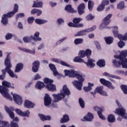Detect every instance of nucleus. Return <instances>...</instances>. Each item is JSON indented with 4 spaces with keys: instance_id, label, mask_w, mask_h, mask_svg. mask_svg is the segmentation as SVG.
<instances>
[{
    "instance_id": "nucleus-44",
    "label": "nucleus",
    "mask_w": 127,
    "mask_h": 127,
    "mask_svg": "<svg viewBox=\"0 0 127 127\" xmlns=\"http://www.w3.org/2000/svg\"><path fill=\"white\" fill-rule=\"evenodd\" d=\"M85 18L87 21H90L95 18V16L92 15L91 13H90L88 15H86V16L85 17Z\"/></svg>"
},
{
    "instance_id": "nucleus-1",
    "label": "nucleus",
    "mask_w": 127,
    "mask_h": 127,
    "mask_svg": "<svg viewBox=\"0 0 127 127\" xmlns=\"http://www.w3.org/2000/svg\"><path fill=\"white\" fill-rule=\"evenodd\" d=\"M65 76H67L70 78H75L78 80H74L72 83L74 87L79 91L81 90V87H83V83L85 80L84 78L81 75L77 73V71L74 69L67 70L65 69L64 70Z\"/></svg>"
},
{
    "instance_id": "nucleus-53",
    "label": "nucleus",
    "mask_w": 127,
    "mask_h": 127,
    "mask_svg": "<svg viewBox=\"0 0 127 127\" xmlns=\"http://www.w3.org/2000/svg\"><path fill=\"white\" fill-rule=\"evenodd\" d=\"M110 2L109 0H103L101 2V4L105 6L109 4Z\"/></svg>"
},
{
    "instance_id": "nucleus-62",
    "label": "nucleus",
    "mask_w": 127,
    "mask_h": 127,
    "mask_svg": "<svg viewBox=\"0 0 127 127\" xmlns=\"http://www.w3.org/2000/svg\"><path fill=\"white\" fill-rule=\"evenodd\" d=\"M52 61L58 64H61V62L62 61V60L58 59H52Z\"/></svg>"
},
{
    "instance_id": "nucleus-26",
    "label": "nucleus",
    "mask_w": 127,
    "mask_h": 127,
    "mask_svg": "<svg viewBox=\"0 0 127 127\" xmlns=\"http://www.w3.org/2000/svg\"><path fill=\"white\" fill-rule=\"evenodd\" d=\"M23 64L22 63L17 64L15 66V72H20L23 69Z\"/></svg>"
},
{
    "instance_id": "nucleus-56",
    "label": "nucleus",
    "mask_w": 127,
    "mask_h": 127,
    "mask_svg": "<svg viewBox=\"0 0 127 127\" xmlns=\"http://www.w3.org/2000/svg\"><path fill=\"white\" fill-rule=\"evenodd\" d=\"M118 46L120 47V48H122L123 47L125 46V43L122 41H120L118 43Z\"/></svg>"
},
{
    "instance_id": "nucleus-2",
    "label": "nucleus",
    "mask_w": 127,
    "mask_h": 127,
    "mask_svg": "<svg viewBox=\"0 0 127 127\" xmlns=\"http://www.w3.org/2000/svg\"><path fill=\"white\" fill-rule=\"evenodd\" d=\"M127 50L122 51L119 55H115L114 59L112 61V64L115 67H120L122 66L123 68L127 69ZM119 61H118V60Z\"/></svg>"
},
{
    "instance_id": "nucleus-43",
    "label": "nucleus",
    "mask_w": 127,
    "mask_h": 127,
    "mask_svg": "<svg viewBox=\"0 0 127 127\" xmlns=\"http://www.w3.org/2000/svg\"><path fill=\"white\" fill-rule=\"evenodd\" d=\"M118 8L122 10L125 8V2L121 1L119 4H118Z\"/></svg>"
},
{
    "instance_id": "nucleus-64",
    "label": "nucleus",
    "mask_w": 127,
    "mask_h": 127,
    "mask_svg": "<svg viewBox=\"0 0 127 127\" xmlns=\"http://www.w3.org/2000/svg\"><path fill=\"white\" fill-rule=\"evenodd\" d=\"M18 28L20 29H23V25L22 23L19 22L18 24Z\"/></svg>"
},
{
    "instance_id": "nucleus-34",
    "label": "nucleus",
    "mask_w": 127,
    "mask_h": 127,
    "mask_svg": "<svg viewBox=\"0 0 127 127\" xmlns=\"http://www.w3.org/2000/svg\"><path fill=\"white\" fill-rule=\"evenodd\" d=\"M42 10L36 9V8H33V9H32L31 11V14H36L37 16H39L42 14Z\"/></svg>"
},
{
    "instance_id": "nucleus-29",
    "label": "nucleus",
    "mask_w": 127,
    "mask_h": 127,
    "mask_svg": "<svg viewBox=\"0 0 127 127\" xmlns=\"http://www.w3.org/2000/svg\"><path fill=\"white\" fill-rule=\"evenodd\" d=\"M4 109L8 113V115L10 116L11 119H13L14 118V114L13 112L7 106H4Z\"/></svg>"
},
{
    "instance_id": "nucleus-52",
    "label": "nucleus",
    "mask_w": 127,
    "mask_h": 127,
    "mask_svg": "<svg viewBox=\"0 0 127 127\" xmlns=\"http://www.w3.org/2000/svg\"><path fill=\"white\" fill-rule=\"evenodd\" d=\"M60 64L62 65L65 66L66 67H68L69 68H71V66L69 64H68L67 63H65L63 61H62V62L60 63Z\"/></svg>"
},
{
    "instance_id": "nucleus-57",
    "label": "nucleus",
    "mask_w": 127,
    "mask_h": 127,
    "mask_svg": "<svg viewBox=\"0 0 127 127\" xmlns=\"http://www.w3.org/2000/svg\"><path fill=\"white\" fill-rule=\"evenodd\" d=\"M15 111L16 113L20 116H21V115H22V114L23 113L21 110L18 109H15Z\"/></svg>"
},
{
    "instance_id": "nucleus-47",
    "label": "nucleus",
    "mask_w": 127,
    "mask_h": 127,
    "mask_svg": "<svg viewBox=\"0 0 127 127\" xmlns=\"http://www.w3.org/2000/svg\"><path fill=\"white\" fill-rule=\"evenodd\" d=\"M103 89H104V87L103 86H99V87H97L95 89V91L97 93L100 94V93H101L103 91Z\"/></svg>"
},
{
    "instance_id": "nucleus-54",
    "label": "nucleus",
    "mask_w": 127,
    "mask_h": 127,
    "mask_svg": "<svg viewBox=\"0 0 127 127\" xmlns=\"http://www.w3.org/2000/svg\"><path fill=\"white\" fill-rule=\"evenodd\" d=\"M64 20L62 18H59L57 19V23L58 24V25H62L64 24Z\"/></svg>"
},
{
    "instance_id": "nucleus-8",
    "label": "nucleus",
    "mask_w": 127,
    "mask_h": 127,
    "mask_svg": "<svg viewBox=\"0 0 127 127\" xmlns=\"http://www.w3.org/2000/svg\"><path fill=\"white\" fill-rule=\"evenodd\" d=\"M83 19L81 18L80 17L78 18H74L73 19L72 23L70 22L68 23V26L70 27H73L75 28H82L84 27V25L83 23H79L80 21H82Z\"/></svg>"
},
{
    "instance_id": "nucleus-3",
    "label": "nucleus",
    "mask_w": 127,
    "mask_h": 127,
    "mask_svg": "<svg viewBox=\"0 0 127 127\" xmlns=\"http://www.w3.org/2000/svg\"><path fill=\"white\" fill-rule=\"evenodd\" d=\"M54 82V80L50 79L48 77H45L44 78V82L38 81L36 84V88L39 90H41L44 87L48 90V91L54 92L57 90L56 86L55 84H52Z\"/></svg>"
},
{
    "instance_id": "nucleus-42",
    "label": "nucleus",
    "mask_w": 127,
    "mask_h": 127,
    "mask_svg": "<svg viewBox=\"0 0 127 127\" xmlns=\"http://www.w3.org/2000/svg\"><path fill=\"white\" fill-rule=\"evenodd\" d=\"M120 88L125 94H127V85L125 84H122L120 86Z\"/></svg>"
},
{
    "instance_id": "nucleus-27",
    "label": "nucleus",
    "mask_w": 127,
    "mask_h": 127,
    "mask_svg": "<svg viewBox=\"0 0 127 127\" xmlns=\"http://www.w3.org/2000/svg\"><path fill=\"white\" fill-rule=\"evenodd\" d=\"M38 116L42 121H50L51 120V117L50 116H46L42 114H39Z\"/></svg>"
},
{
    "instance_id": "nucleus-32",
    "label": "nucleus",
    "mask_w": 127,
    "mask_h": 127,
    "mask_svg": "<svg viewBox=\"0 0 127 127\" xmlns=\"http://www.w3.org/2000/svg\"><path fill=\"white\" fill-rule=\"evenodd\" d=\"M32 7H39L42 8L43 5V3L42 1H34Z\"/></svg>"
},
{
    "instance_id": "nucleus-50",
    "label": "nucleus",
    "mask_w": 127,
    "mask_h": 127,
    "mask_svg": "<svg viewBox=\"0 0 127 127\" xmlns=\"http://www.w3.org/2000/svg\"><path fill=\"white\" fill-rule=\"evenodd\" d=\"M35 20V18L34 17H29L27 19V22L28 24H32Z\"/></svg>"
},
{
    "instance_id": "nucleus-37",
    "label": "nucleus",
    "mask_w": 127,
    "mask_h": 127,
    "mask_svg": "<svg viewBox=\"0 0 127 127\" xmlns=\"http://www.w3.org/2000/svg\"><path fill=\"white\" fill-rule=\"evenodd\" d=\"M47 22V20L40 19H36L35 23L38 25H42Z\"/></svg>"
},
{
    "instance_id": "nucleus-39",
    "label": "nucleus",
    "mask_w": 127,
    "mask_h": 127,
    "mask_svg": "<svg viewBox=\"0 0 127 127\" xmlns=\"http://www.w3.org/2000/svg\"><path fill=\"white\" fill-rule=\"evenodd\" d=\"M83 43V39L81 38H76L74 41L75 45H79Z\"/></svg>"
},
{
    "instance_id": "nucleus-19",
    "label": "nucleus",
    "mask_w": 127,
    "mask_h": 127,
    "mask_svg": "<svg viewBox=\"0 0 127 127\" xmlns=\"http://www.w3.org/2000/svg\"><path fill=\"white\" fill-rule=\"evenodd\" d=\"M44 100L45 106L47 107L51 104L52 99L49 94H45Z\"/></svg>"
},
{
    "instance_id": "nucleus-41",
    "label": "nucleus",
    "mask_w": 127,
    "mask_h": 127,
    "mask_svg": "<svg viewBox=\"0 0 127 127\" xmlns=\"http://www.w3.org/2000/svg\"><path fill=\"white\" fill-rule=\"evenodd\" d=\"M78 103H79V106H80L81 108L82 109H84L85 107V102L83 100V99H82L81 98H79L78 99Z\"/></svg>"
},
{
    "instance_id": "nucleus-6",
    "label": "nucleus",
    "mask_w": 127,
    "mask_h": 127,
    "mask_svg": "<svg viewBox=\"0 0 127 127\" xmlns=\"http://www.w3.org/2000/svg\"><path fill=\"white\" fill-rule=\"evenodd\" d=\"M92 54V51L91 50L87 49L85 51H81L80 52V57L81 58H84L86 56L87 58V62H85L84 64L86 65L87 67H89L90 68H93L95 66V64L94 63L95 62V60L92 59H90V57H91Z\"/></svg>"
},
{
    "instance_id": "nucleus-30",
    "label": "nucleus",
    "mask_w": 127,
    "mask_h": 127,
    "mask_svg": "<svg viewBox=\"0 0 127 127\" xmlns=\"http://www.w3.org/2000/svg\"><path fill=\"white\" fill-rule=\"evenodd\" d=\"M65 10L68 13H74V9L72 7V5L71 4L66 5L65 7Z\"/></svg>"
},
{
    "instance_id": "nucleus-48",
    "label": "nucleus",
    "mask_w": 127,
    "mask_h": 127,
    "mask_svg": "<svg viewBox=\"0 0 127 127\" xmlns=\"http://www.w3.org/2000/svg\"><path fill=\"white\" fill-rule=\"evenodd\" d=\"M25 17V14L23 13H19L16 15L15 18L16 20L18 19L19 18H22Z\"/></svg>"
},
{
    "instance_id": "nucleus-61",
    "label": "nucleus",
    "mask_w": 127,
    "mask_h": 127,
    "mask_svg": "<svg viewBox=\"0 0 127 127\" xmlns=\"http://www.w3.org/2000/svg\"><path fill=\"white\" fill-rule=\"evenodd\" d=\"M66 39H67V37H64V38H63L60 40L57 41V44L58 45V44H60V43H63L64 42V41Z\"/></svg>"
},
{
    "instance_id": "nucleus-38",
    "label": "nucleus",
    "mask_w": 127,
    "mask_h": 127,
    "mask_svg": "<svg viewBox=\"0 0 127 127\" xmlns=\"http://www.w3.org/2000/svg\"><path fill=\"white\" fill-rule=\"evenodd\" d=\"M103 76H107L108 77H110L111 78H113L115 79H119V77L116 75H113L112 74L108 73L106 72H105L103 73Z\"/></svg>"
},
{
    "instance_id": "nucleus-40",
    "label": "nucleus",
    "mask_w": 127,
    "mask_h": 127,
    "mask_svg": "<svg viewBox=\"0 0 127 127\" xmlns=\"http://www.w3.org/2000/svg\"><path fill=\"white\" fill-rule=\"evenodd\" d=\"M9 124L8 122L0 121V127H9Z\"/></svg>"
},
{
    "instance_id": "nucleus-35",
    "label": "nucleus",
    "mask_w": 127,
    "mask_h": 127,
    "mask_svg": "<svg viewBox=\"0 0 127 127\" xmlns=\"http://www.w3.org/2000/svg\"><path fill=\"white\" fill-rule=\"evenodd\" d=\"M104 40L107 44L110 45L113 43L114 38L113 37H105Z\"/></svg>"
},
{
    "instance_id": "nucleus-13",
    "label": "nucleus",
    "mask_w": 127,
    "mask_h": 127,
    "mask_svg": "<svg viewBox=\"0 0 127 127\" xmlns=\"http://www.w3.org/2000/svg\"><path fill=\"white\" fill-rule=\"evenodd\" d=\"M115 114L122 116L125 119H127V114L125 109L122 108H119L116 109Z\"/></svg>"
},
{
    "instance_id": "nucleus-20",
    "label": "nucleus",
    "mask_w": 127,
    "mask_h": 127,
    "mask_svg": "<svg viewBox=\"0 0 127 127\" xmlns=\"http://www.w3.org/2000/svg\"><path fill=\"white\" fill-rule=\"evenodd\" d=\"M40 62L39 61H35L32 64V70L34 72H38L39 66H40Z\"/></svg>"
},
{
    "instance_id": "nucleus-12",
    "label": "nucleus",
    "mask_w": 127,
    "mask_h": 127,
    "mask_svg": "<svg viewBox=\"0 0 127 127\" xmlns=\"http://www.w3.org/2000/svg\"><path fill=\"white\" fill-rule=\"evenodd\" d=\"M112 16H113L112 14H110L109 15H107V16L103 19V23H102L101 25L99 26L100 30H102L103 29H104V27H103V25H108L110 23L111 21H112L110 18L111 17H112Z\"/></svg>"
},
{
    "instance_id": "nucleus-10",
    "label": "nucleus",
    "mask_w": 127,
    "mask_h": 127,
    "mask_svg": "<svg viewBox=\"0 0 127 127\" xmlns=\"http://www.w3.org/2000/svg\"><path fill=\"white\" fill-rule=\"evenodd\" d=\"M113 30H112V32L114 34V37H117L119 39L124 41L127 40V33H125L124 36L119 34L118 27L117 26H114L112 27Z\"/></svg>"
},
{
    "instance_id": "nucleus-21",
    "label": "nucleus",
    "mask_w": 127,
    "mask_h": 127,
    "mask_svg": "<svg viewBox=\"0 0 127 127\" xmlns=\"http://www.w3.org/2000/svg\"><path fill=\"white\" fill-rule=\"evenodd\" d=\"M85 4L84 3L79 4L77 7V12L79 15L85 13Z\"/></svg>"
},
{
    "instance_id": "nucleus-22",
    "label": "nucleus",
    "mask_w": 127,
    "mask_h": 127,
    "mask_svg": "<svg viewBox=\"0 0 127 127\" xmlns=\"http://www.w3.org/2000/svg\"><path fill=\"white\" fill-rule=\"evenodd\" d=\"M35 104L28 100H25L24 103V106L27 109H33Z\"/></svg>"
},
{
    "instance_id": "nucleus-45",
    "label": "nucleus",
    "mask_w": 127,
    "mask_h": 127,
    "mask_svg": "<svg viewBox=\"0 0 127 127\" xmlns=\"http://www.w3.org/2000/svg\"><path fill=\"white\" fill-rule=\"evenodd\" d=\"M94 6V3L92 1H88V9L89 10L92 11Z\"/></svg>"
},
{
    "instance_id": "nucleus-58",
    "label": "nucleus",
    "mask_w": 127,
    "mask_h": 127,
    "mask_svg": "<svg viewBox=\"0 0 127 127\" xmlns=\"http://www.w3.org/2000/svg\"><path fill=\"white\" fill-rule=\"evenodd\" d=\"M12 37H13L12 34L8 33L5 36V38H6V40H9V39H11L12 38Z\"/></svg>"
},
{
    "instance_id": "nucleus-7",
    "label": "nucleus",
    "mask_w": 127,
    "mask_h": 127,
    "mask_svg": "<svg viewBox=\"0 0 127 127\" xmlns=\"http://www.w3.org/2000/svg\"><path fill=\"white\" fill-rule=\"evenodd\" d=\"M18 5L17 4H14V8L12 11L8 12L7 14L2 15L0 22L4 25H7L8 24V18L12 17L15 14L17 13L18 12Z\"/></svg>"
},
{
    "instance_id": "nucleus-4",
    "label": "nucleus",
    "mask_w": 127,
    "mask_h": 127,
    "mask_svg": "<svg viewBox=\"0 0 127 127\" xmlns=\"http://www.w3.org/2000/svg\"><path fill=\"white\" fill-rule=\"evenodd\" d=\"M4 65L5 67L4 69L1 70L2 74L0 75V80H4L6 72L12 78H14V77L16 78H18L17 75H15L12 70L10 69L12 67V65L11 64L10 58L9 55H7L6 59L4 60Z\"/></svg>"
},
{
    "instance_id": "nucleus-25",
    "label": "nucleus",
    "mask_w": 127,
    "mask_h": 127,
    "mask_svg": "<svg viewBox=\"0 0 127 127\" xmlns=\"http://www.w3.org/2000/svg\"><path fill=\"white\" fill-rule=\"evenodd\" d=\"M70 121V118L69 116L67 114H64L63 118H61L60 120V123L61 124H65L69 122Z\"/></svg>"
},
{
    "instance_id": "nucleus-59",
    "label": "nucleus",
    "mask_w": 127,
    "mask_h": 127,
    "mask_svg": "<svg viewBox=\"0 0 127 127\" xmlns=\"http://www.w3.org/2000/svg\"><path fill=\"white\" fill-rule=\"evenodd\" d=\"M95 45L96 46V47L97 48V50H100L101 49V46L100 45V43L98 41H95L94 42Z\"/></svg>"
},
{
    "instance_id": "nucleus-15",
    "label": "nucleus",
    "mask_w": 127,
    "mask_h": 127,
    "mask_svg": "<svg viewBox=\"0 0 127 127\" xmlns=\"http://www.w3.org/2000/svg\"><path fill=\"white\" fill-rule=\"evenodd\" d=\"M60 94L63 98H64L65 96H69L70 95L71 92L68 88H67L66 84L64 85V87H63V89L62 90H61Z\"/></svg>"
},
{
    "instance_id": "nucleus-11",
    "label": "nucleus",
    "mask_w": 127,
    "mask_h": 127,
    "mask_svg": "<svg viewBox=\"0 0 127 127\" xmlns=\"http://www.w3.org/2000/svg\"><path fill=\"white\" fill-rule=\"evenodd\" d=\"M96 28V26H93V27L90 28L79 31V32H77V34H75L74 35V36L77 37V36H84L85 35L86 33L92 32L94 30H95Z\"/></svg>"
},
{
    "instance_id": "nucleus-16",
    "label": "nucleus",
    "mask_w": 127,
    "mask_h": 127,
    "mask_svg": "<svg viewBox=\"0 0 127 127\" xmlns=\"http://www.w3.org/2000/svg\"><path fill=\"white\" fill-rule=\"evenodd\" d=\"M93 109L95 111L97 112V114L99 116V117L100 119L105 120L106 118L105 116H103L102 113L104 111V110L102 108H100L97 106H95L93 107Z\"/></svg>"
},
{
    "instance_id": "nucleus-31",
    "label": "nucleus",
    "mask_w": 127,
    "mask_h": 127,
    "mask_svg": "<svg viewBox=\"0 0 127 127\" xmlns=\"http://www.w3.org/2000/svg\"><path fill=\"white\" fill-rule=\"evenodd\" d=\"M107 121L110 123L116 122V117L113 114H110L107 117Z\"/></svg>"
},
{
    "instance_id": "nucleus-33",
    "label": "nucleus",
    "mask_w": 127,
    "mask_h": 127,
    "mask_svg": "<svg viewBox=\"0 0 127 127\" xmlns=\"http://www.w3.org/2000/svg\"><path fill=\"white\" fill-rule=\"evenodd\" d=\"M79 56L75 57L74 59H73L74 62L76 63H84L85 61L83 59H81L80 57V52L78 54Z\"/></svg>"
},
{
    "instance_id": "nucleus-5",
    "label": "nucleus",
    "mask_w": 127,
    "mask_h": 127,
    "mask_svg": "<svg viewBox=\"0 0 127 127\" xmlns=\"http://www.w3.org/2000/svg\"><path fill=\"white\" fill-rule=\"evenodd\" d=\"M2 85L0 86V94H2L3 97L6 98L10 101H12L13 98L8 93L9 89L8 88H10L11 89H14V87L13 84L12 85L9 82L6 80H3L2 82Z\"/></svg>"
},
{
    "instance_id": "nucleus-28",
    "label": "nucleus",
    "mask_w": 127,
    "mask_h": 127,
    "mask_svg": "<svg viewBox=\"0 0 127 127\" xmlns=\"http://www.w3.org/2000/svg\"><path fill=\"white\" fill-rule=\"evenodd\" d=\"M97 65L100 67H104L106 65V62L104 59H99L97 62Z\"/></svg>"
},
{
    "instance_id": "nucleus-24",
    "label": "nucleus",
    "mask_w": 127,
    "mask_h": 127,
    "mask_svg": "<svg viewBox=\"0 0 127 127\" xmlns=\"http://www.w3.org/2000/svg\"><path fill=\"white\" fill-rule=\"evenodd\" d=\"M53 97L54 98V102H58L62 100L64 97H63V96L61 95L60 93H58V94H53Z\"/></svg>"
},
{
    "instance_id": "nucleus-49",
    "label": "nucleus",
    "mask_w": 127,
    "mask_h": 127,
    "mask_svg": "<svg viewBox=\"0 0 127 127\" xmlns=\"http://www.w3.org/2000/svg\"><path fill=\"white\" fill-rule=\"evenodd\" d=\"M22 50L23 51H24L25 52H27L29 54H35V50H34L33 51H31L30 50L27 49L26 48H23Z\"/></svg>"
},
{
    "instance_id": "nucleus-9",
    "label": "nucleus",
    "mask_w": 127,
    "mask_h": 127,
    "mask_svg": "<svg viewBox=\"0 0 127 127\" xmlns=\"http://www.w3.org/2000/svg\"><path fill=\"white\" fill-rule=\"evenodd\" d=\"M40 33L39 32H36L33 36L31 35L30 37L26 36L24 37L23 40L25 43H30L32 40L35 42L40 41L42 40V38L39 37Z\"/></svg>"
},
{
    "instance_id": "nucleus-14",
    "label": "nucleus",
    "mask_w": 127,
    "mask_h": 127,
    "mask_svg": "<svg viewBox=\"0 0 127 127\" xmlns=\"http://www.w3.org/2000/svg\"><path fill=\"white\" fill-rule=\"evenodd\" d=\"M100 82L104 86L107 87L109 89H114L115 87L113 86L112 82L109 80H106L105 79L100 78Z\"/></svg>"
},
{
    "instance_id": "nucleus-60",
    "label": "nucleus",
    "mask_w": 127,
    "mask_h": 127,
    "mask_svg": "<svg viewBox=\"0 0 127 127\" xmlns=\"http://www.w3.org/2000/svg\"><path fill=\"white\" fill-rule=\"evenodd\" d=\"M41 76H40L39 73H36V75L35 76V77L34 78V80H39L40 79H41Z\"/></svg>"
},
{
    "instance_id": "nucleus-63",
    "label": "nucleus",
    "mask_w": 127,
    "mask_h": 127,
    "mask_svg": "<svg viewBox=\"0 0 127 127\" xmlns=\"http://www.w3.org/2000/svg\"><path fill=\"white\" fill-rule=\"evenodd\" d=\"M99 94H101L102 95L105 96H108V93L106 91H102Z\"/></svg>"
},
{
    "instance_id": "nucleus-51",
    "label": "nucleus",
    "mask_w": 127,
    "mask_h": 127,
    "mask_svg": "<svg viewBox=\"0 0 127 127\" xmlns=\"http://www.w3.org/2000/svg\"><path fill=\"white\" fill-rule=\"evenodd\" d=\"M29 115H30V111L28 110H27L25 112H23L21 116L28 117L29 116Z\"/></svg>"
},
{
    "instance_id": "nucleus-46",
    "label": "nucleus",
    "mask_w": 127,
    "mask_h": 127,
    "mask_svg": "<svg viewBox=\"0 0 127 127\" xmlns=\"http://www.w3.org/2000/svg\"><path fill=\"white\" fill-rule=\"evenodd\" d=\"M105 6L103 4H100L97 9L98 11H102L104 10Z\"/></svg>"
},
{
    "instance_id": "nucleus-17",
    "label": "nucleus",
    "mask_w": 127,
    "mask_h": 127,
    "mask_svg": "<svg viewBox=\"0 0 127 127\" xmlns=\"http://www.w3.org/2000/svg\"><path fill=\"white\" fill-rule=\"evenodd\" d=\"M13 95V99L15 103L18 105H21L23 102L22 98L17 94H14Z\"/></svg>"
},
{
    "instance_id": "nucleus-18",
    "label": "nucleus",
    "mask_w": 127,
    "mask_h": 127,
    "mask_svg": "<svg viewBox=\"0 0 127 127\" xmlns=\"http://www.w3.org/2000/svg\"><path fill=\"white\" fill-rule=\"evenodd\" d=\"M94 119V115L93 114L89 112L87 113V115L83 117V119H81V121L82 122H91L93 121Z\"/></svg>"
},
{
    "instance_id": "nucleus-55",
    "label": "nucleus",
    "mask_w": 127,
    "mask_h": 127,
    "mask_svg": "<svg viewBox=\"0 0 127 127\" xmlns=\"http://www.w3.org/2000/svg\"><path fill=\"white\" fill-rule=\"evenodd\" d=\"M10 127H19V126L17 123H15L14 121H11L10 122Z\"/></svg>"
},
{
    "instance_id": "nucleus-23",
    "label": "nucleus",
    "mask_w": 127,
    "mask_h": 127,
    "mask_svg": "<svg viewBox=\"0 0 127 127\" xmlns=\"http://www.w3.org/2000/svg\"><path fill=\"white\" fill-rule=\"evenodd\" d=\"M50 70L53 72V75L55 76H59V73L57 71L56 67L55 65L52 64H50L49 65Z\"/></svg>"
},
{
    "instance_id": "nucleus-36",
    "label": "nucleus",
    "mask_w": 127,
    "mask_h": 127,
    "mask_svg": "<svg viewBox=\"0 0 127 127\" xmlns=\"http://www.w3.org/2000/svg\"><path fill=\"white\" fill-rule=\"evenodd\" d=\"M94 84L93 83H88V86L87 87H83V91L86 92H87L92 90V87H93Z\"/></svg>"
}]
</instances>
